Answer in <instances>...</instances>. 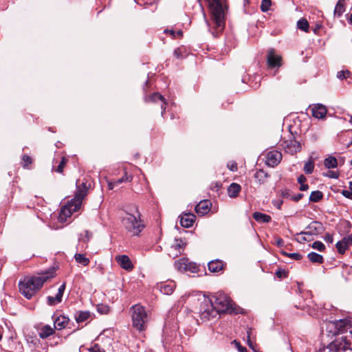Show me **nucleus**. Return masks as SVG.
<instances>
[{"mask_svg":"<svg viewBox=\"0 0 352 352\" xmlns=\"http://www.w3.org/2000/svg\"><path fill=\"white\" fill-rule=\"evenodd\" d=\"M210 202L208 200L201 201L195 207V211L197 214L204 215L210 210Z\"/></svg>","mask_w":352,"mask_h":352,"instance_id":"22","label":"nucleus"},{"mask_svg":"<svg viewBox=\"0 0 352 352\" xmlns=\"http://www.w3.org/2000/svg\"><path fill=\"white\" fill-rule=\"evenodd\" d=\"M311 248L316 249L320 252H324L325 250V245L319 241H315L312 243Z\"/></svg>","mask_w":352,"mask_h":352,"instance_id":"41","label":"nucleus"},{"mask_svg":"<svg viewBox=\"0 0 352 352\" xmlns=\"http://www.w3.org/2000/svg\"><path fill=\"white\" fill-rule=\"evenodd\" d=\"M176 268L181 272H191L196 273L198 272V266L193 263H190L188 259L182 258L175 262Z\"/></svg>","mask_w":352,"mask_h":352,"instance_id":"11","label":"nucleus"},{"mask_svg":"<svg viewBox=\"0 0 352 352\" xmlns=\"http://www.w3.org/2000/svg\"><path fill=\"white\" fill-rule=\"evenodd\" d=\"M23 166H28L29 164H31L32 162V158L28 155H23L22 157Z\"/></svg>","mask_w":352,"mask_h":352,"instance_id":"44","label":"nucleus"},{"mask_svg":"<svg viewBox=\"0 0 352 352\" xmlns=\"http://www.w3.org/2000/svg\"><path fill=\"white\" fill-rule=\"evenodd\" d=\"M342 241L349 247L352 245V235H348L342 239Z\"/></svg>","mask_w":352,"mask_h":352,"instance_id":"52","label":"nucleus"},{"mask_svg":"<svg viewBox=\"0 0 352 352\" xmlns=\"http://www.w3.org/2000/svg\"><path fill=\"white\" fill-rule=\"evenodd\" d=\"M297 180L299 184H302L307 181V178L303 175H300Z\"/></svg>","mask_w":352,"mask_h":352,"instance_id":"58","label":"nucleus"},{"mask_svg":"<svg viewBox=\"0 0 352 352\" xmlns=\"http://www.w3.org/2000/svg\"><path fill=\"white\" fill-rule=\"evenodd\" d=\"M208 298L212 300L214 307L220 314L234 311L232 301L225 293L218 292L211 295Z\"/></svg>","mask_w":352,"mask_h":352,"instance_id":"6","label":"nucleus"},{"mask_svg":"<svg viewBox=\"0 0 352 352\" xmlns=\"http://www.w3.org/2000/svg\"><path fill=\"white\" fill-rule=\"evenodd\" d=\"M322 329H325L328 336L346 335L350 331L352 333V319L327 321L324 322Z\"/></svg>","mask_w":352,"mask_h":352,"instance_id":"4","label":"nucleus"},{"mask_svg":"<svg viewBox=\"0 0 352 352\" xmlns=\"http://www.w3.org/2000/svg\"><path fill=\"white\" fill-rule=\"evenodd\" d=\"M65 283H63L58 288V292L54 297L53 296H47V302L50 306L56 305L62 301L63 296L64 292L65 290Z\"/></svg>","mask_w":352,"mask_h":352,"instance_id":"16","label":"nucleus"},{"mask_svg":"<svg viewBox=\"0 0 352 352\" xmlns=\"http://www.w3.org/2000/svg\"><path fill=\"white\" fill-rule=\"evenodd\" d=\"M271 0H263L261 5V10L262 12H267L271 6Z\"/></svg>","mask_w":352,"mask_h":352,"instance_id":"43","label":"nucleus"},{"mask_svg":"<svg viewBox=\"0 0 352 352\" xmlns=\"http://www.w3.org/2000/svg\"><path fill=\"white\" fill-rule=\"evenodd\" d=\"M307 257L311 262L314 263L321 264L324 262L322 256L314 252L309 253Z\"/></svg>","mask_w":352,"mask_h":352,"instance_id":"31","label":"nucleus"},{"mask_svg":"<svg viewBox=\"0 0 352 352\" xmlns=\"http://www.w3.org/2000/svg\"><path fill=\"white\" fill-rule=\"evenodd\" d=\"M147 102H160L162 108V116H163L164 112L166 110V105L167 104L166 100L158 92L153 93L151 95L148 99H146Z\"/></svg>","mask_w":352,"mask_h":352,"instance_id":"20","label":"nucleus"},{"mask_svg":"<svg viewBox=\"0 0 352 352\" xmlns=\"http://www.w3.org/2000/svg\"><path fill=\"white\" fill-rule=\"evenodd\" d=\"M327 110L325 106L317 104L312 108V116L318 119H322L326 116Z\"/></svg>","mask_w":352,"mask_h":352,"instance_id":"21","label":"nucleus"},{"mask_svg":"<svg viewBox=\"0 0 352 352\" xmlns=\"http://www.w3.org/2000/svg\"><path fill=\"white\" fill-rule=\"evenodd\" d=\"M67 162V159L65 157H63L61 159V161L60 162L58 166L56 168H54V170L57 173H62L63 172V168H64Z\"/></svg>","mask_w":352,"mask_h":352,"instance_id":"40","label":"nucleus"},{"mask_svg":"<svg viewBox=\"0 0 352 352\" xmlns=\"http://www.w3.org/2000/svg\"><path fill=\"white\" fill-rule=\"evenodd\" d=\"M233 343H234V344L236 345V346L239 352H248L247 349L245 347L241 346L239 342H236V340H234Z\"/></svg>","mask_w":352,"mask_h":352,"instance_id":"50","label":"nucleus"},{"mask_svg":"<svg viewBox=\"0 0 352 352\" xmlns=\"http://www.w3.org/2000/svg\"><path fill=\"white\" fill-rule=\"evenodd\" d=\"M352 349V333L342 336L340 338L330 343L327 350L328 352H343Z\"/></svg>","mask_w":352,"mask_h":352,"instance_id":"7","label":"nucleus"},{"mask_svg":"<svg viewBox=\"0 0 352 352\" xmlns=\"http://www.w3.org/2000/svg\"><path fill=\"white\" fill-rule=\"evenodd\" d=\"M227 166L232 172H235L237 170V164L235 162H229Z\"/></svg>","mask_w":352,"mask_h":352,"instance_id":"49","label":"nucleus"},{"mask_svg":"<svg viewBox=\"0 0 352 352\" xmlns=\"http://www.w3.org/2000/svg\"><path fill=\"white\" fill-rule=\"evenodd\" d=\"M270 177L267 173L264 171L263 169L256 170L254 174L255 179L258 181L260 184H264L267 179Z\"/></svg>","mask_w":352,"mask_h":352,"instance_id":"30","label":"nucleus"},{"mask_svg":"<svg viewBox=\"0 0 352 352\" xmlns=\"http://www.w3.org/2000/svg\"><path fill=\"white\" fill-rule=\"evenodd\" d=\"M306 229V231L301 232L300 234L318 235L324 231V227L322 223L316 221H312L310 224H309Z\"/></svg>","mask_w":352,"mask_h":352,"instance_id":"12","label":"nucleus"},{"mask_svg":"<svg viewBox=\"0 0 352 352\" xmlns=\"http://www.w3.org/2000/svg\"><path fill=\"white\" fill-rule=\"evenodd\" d=\"M98 311L106 314L109 312V307L103 305H100L98 306Z\"/></svg>","mask_w":352,"mask_h":352,"instance_id":"46","label":"nucleus"},{"mask_svg":"<svg viewBox=\"0 0 352 352\" xmlns=\"http://www.w3.org/2000/svg\"><path fill=\"white\" fill-rule=\"evenodd\" d=\"M324 165L327 168H333L338 166V161L334 157H329L324 161Z\"/></svg>","mask_w":352,"mask_h":352,"instance_id":"32","label":"nucleus"},{"mask_svg":"<svg viewBox=\"0 0 352 352\" xmlns=\"http://www.w3.org/2000/svg\"><path fill=\"white\" fill-rule=\"evenodd\" d=\"M133 327L139 331H144L148 321V316L144 307L135 305L131 307Z\"/></svg>","mask_w":352,"mask_h":352,"instance_id":"5","label":"nucleus"},{"mask_svg":"<svg viewBox=\"0 0 352 352\" xmlns=\"http://www.w3.org/2000/svg\"><path fill=\"white\" fill-rule=\"evenodd\" d=\"M91 236H92L91 234L89 231L85 230V236L80 237L79 240H81L84 242H87L89 241V239L91 238Z\"/></svg>","mask_w":352,"mask_h":352,"instance_id":"47","label":"nucleus"},{"mask_svg":"<svg viewBox=\"0 0 352 352\" xmlns=\"http://www.w3.org/2000/svg\"><path fill=\"white\" fill-rule=\"evenodd\" d=\"M241 187L236 183H232L228 188V194L230 197L234 198L238 196Z\"/></svg>","mask_w":352,"mask_h":352,"instance_id":"26","label":"nucleus"},{"mask_svg":"<svg viewBox=\"0 0 352 352\" xmlns=\"http://www.w3.org/2000/svg\"><path fill=\"white\" fill-rule=\"evenodd\" d=\"M336 248H337L338 253L344 254L346 252V250L349 248V246L342 239L336 243Z\"/></svg>","mask_w":352,"mask_h":352,"instance_id":"37","label":"nucleus"},{"mask_svg":"<svg viewBox=\"0 0 352 352\" xmlns=\"http://www.w3.org/2000/svg\"><path fill=\"white\" fill-rule=\"evenodd\" d=\"M281 195L283 197L287 198V199H291V197H292L290 195L289 190H288V189H285V190H282Z\"/></svg>","mask_w":352,"mask_h":352,"instance_id":"55","label":"nucleus"},{"mask_svg":"<svg viewBox=\"0 0 352 352\" xmlns=\"http://www.w3.org/2000/svg\"><path fill=\"white\" fill-rule=\"evenodd\" d=\"M133 179V177L131 175H128L126 172H124V175L122 176L121 178L115 180V184L117 185H119L122 184V182H131Z\"/></svg>","mask_w":352,"mask_h":352,"instance_id":"39","label":"nucleus"},{"mask_svg":"<svg viewBox=\"0 0 352 352\" xmlns=\"http://www.w3.org/2000/svg\"><path fill=\"white\" fill-rule=\"evenodd\" d=\"M326 176L330 178L337 179L338 177V174L335 171L329 170L326 174Z\"/></svg>","mask_w":352,"mask_h":352,"instance_id":"53","label":"nucleus"},{"mask_svg":"<svg viewBox=\"0 0 352 352\" xmlns=\"http://www.w3.org/2000/svg\"><path fill=\"white\" fill-rule=\"evenodd\" d=\"M76 191L75 192V196L74 198L78 200L82 203L83 199L87 196L88 190L90 187V185L87 186V182L84 179L81 181L80 179L76 180Z\"/></svg>","mask_w":352,"mask_h":352,"instance_id":"10","label":"nucleus"},{"mask_svg":"<svg viewBox=\"0 0 352 352\" xmlns=\"http://www.w3.org/2000/svg\"><path fill=\"white\" fill-rule=\"evenodd\" d=\"M252 217L258 223H269L272 219L270 215L259 212H254Z\"/></svg>","mask_w":352,"mask_h":352,"instance_id":"28","label":"nucleus"},{"mask_svg":"<svg viewBox=\"0 0 352 352\" xmlns=\"http://www.w3.org/2000/svg\"><path fill=\"white\" fill-rule=\"evenodd\" d=\"M176 284L173 280H167L157 284V288L165 295H170L175 290Z\"/></svg>","mask_w":352,"mask_h":352,"instance_id":"17","label":"nucleus"},{"mask_svg":"<svg viewBox=\"0 0 352 352\" xmlns=\"http://www.w3.org/2000/svg\"><path fill=\"white\" fill-rule=\"evenodd\" d=\"M299 189L301 191H305L309 189V186H308V184H300Z\"/></svg>","mask_w":352,"mask_h":352,"instance_id":"60","label":"nucleus"},{"mask_svg":"<svg viewBox=\"0 0 352 352\" xmlns=\"http://www.w3.org/2000/svg\"><path fill=\"white\" fill-rule=\"evenodd\" d=\"M115 260L122 269L126 271H131L134 267L131 259L127 255H117L115 257Z\"/></svg>","mask_w":352,"mask_h":352,"instance_id":"15","label":"nucleus"},{"mask_svg":"<svg viewBox=\"0 0 352 352\" xmlns=\"http://www.w3.org/2000/svg\"><path fill=\"white\" fill-rule=\"evenodd\" d=\"M121 222L124 228L134 236H138L145 227L141 219V214L135 205L126 207L121 217Z\"/></svg>","mask_w":352,"mask_h":352,"instance_id":"1","label":"nucleus"},{"mask_svg":"<svg viewBox=\"0 0 352 352\" xmlns=\"http://www.w3.org/2000/svg\"><path fill=\"white\" fill-rule=\"evenodd\" d=\"M323 197V193L320 190H316L311 192L310 196H309V201L311 202H318L320 201Z\"/></svg>","mask_w":352,"mask_h":352,"instance_id":"33","label":"nucleus"},{"mask_svg":"<svg viewBox=\"0 0 352 352\" xmlns=\"http://www.w3.org/2000/svg\"><path fill=\"white\" fill-rule=\"evenodd\" d=\"M324 240L329 243H332L333 242V234H331L329 233H326V234L324 236Z\"/></svg>","mask_w":352,"mask_h":352,"instance_id":"51","label":"nucleus"},{"mask_svg":"<svg viewBox=\"0 0 352 352\" xmlns=\"http://www.w3.org/2000/svg\"><path fill=\"white\" fill-rule=\"evenodd\" d=\"M281 253L288 256L289 258L296 261H299L302 258V256L299 253H287L285 252H282Z\"/></svg>","mask_w":352,"mask_h":352,"instance_id":"42","label":"nucleus"},{"mask_svg":"<svg viewBox=\"0 0 352 352\" xmlns=\"http://www.w3.org/2000/svg\"><path fill=\"white\" fill-rule=\"evenodd\" d=\"M314 168V162L312 159L309 160L304 165L303 170L306 174H311Z\"/></svg>","mask_w":352,"mask_h":352,"instance_id":"36","label":"nucleus"},{"mask_svg":"<svg viewBox=\"0 0 352 352\" xmlns=\"http://www.w3.org/2000/svg\"><path fill=\"white\" fill-rule=\"evenodd\" d=\"M309 26V23L305 19H301L297 23L298 28L305 32H308Z\"/></svg>","mask_w":352,"mask_h":352,"instance_id":"38","label":"nucleus"},{"mask_svg":"<svg viewBox=\"0 0 352 352\" xmlns=\"http://www.w3.org/2000/svg\"><path fill=\"white\" fill-rule=\"evenodd\" d=\"M115 186H117V184H115V181L114 182H111L108 183V188H109V190L113 189Z\"/></svg>","mask_w":352,"mask_h":352,"instance_id":"62","label":"nucleus"},{"mask_svg":"<svg viewBox=\"0 0 352 352\" xmlns=\"http://www.w3.org/2000/svg\"><path fill=\"white\" fill-rule=\"evenodd\" d=\"M221 187V184L219 182H214L211 184V189L212 190L218 191Z\"/></svg>","mask_w":352,"mask_h":352,"instance_id":"54","label":"nucleus"},{"mask_svg":"<svg viewBox=\"0 0 352 352\" xmlns=\"http://www.w3.org/2000/svg\"><path fill=\"white\" fill-rule=\"evenodd\" d=\"M208 270L213 273L219 272L223 270V264L220 260L211 261L208 264Z\"/></svg>","mask_w":352,"mask_h":352,"instance_id":"24","label":"nucleus"},{"mask_svg":"<svg viewBox=\"0 0 352 352\" xmlns=\"http://www.w3.org/2000/svg\"><path fill=\"white\" fill-rule=\"evenodd\" d=\"M303 197V194L302 193H298L296 195H294V196H292L291 197V199L294 201H298L299 200H300Z\"/></svg>","mask_w":352,"mask_h":352,"instance_id":"57","label":"nucleus"},{"mask_svg":"<svg viewBox=\"0 0 352 352\" xmlns=\"http://www.w3.org/2000/svg\"><path fill=\"white\" fill-rule=\"evenodd\" d=\"M91 316L89 311H78L75 314V320L78 323L87 320Z\"/></svg>","mask_w":352,"mask_h":352,"instance_id":"27","label":"nucleus"},{"mask_svg":"<svg viewBox=\"0 0 352 352\" xmlns=\"http://www.w3.org/2000/svg\"><path fill=\"white\" fill-rule=\"evenodd\" d=\"M200 1L201 0H198ZM226 0H207L212 14V20L215 28V32H212L214 36H217L221 32L225 25V3Z\"/></svg>","mask_w":352,"mask_h":352,"instance_id":"3","label":"nucleus"},{"mask_svg":"<svg viewBox=\"0 0 352 352\" xmlns=\"http://www.w3.org/2000/svg\"><path fill=\"white\" fill-rule=\"evenodd\" d=\"M90 352H100V349L97 347V346H95L91 349H90Z\"/></svg>","mask_w":352,"mask_h":352,"instance_id":"64","label":"nucleus"},{"mask_svg":"<svg viewBox=\"0 0 352 352\" xmlns=\"http://www.w3.org/2000/svg\"><path fill=\"white\" fill-rule=\"evenodd\" d=\"M274 206H276L278 209L280 208L281 205L283 204V201H273Z\"/></svg>","mask_w":352,"mask_h":352,"instance_id":"61","label":"nucleus"},{"mask_svg":"<svg viewBox=\"0 0 352 352\" xmlns=\"http://www.w3.org/2000/svg\"><path fill=\"white\" fill-rule=\"evenodd\" d=\"M282 58L280 56L275 54V50L274 49H270L268 51L267 56V63L269 68L278 69L282 65Z\"/></svg>","mask_w":352,"mask_h":352,"instance_id":"13","label":"nucleus"},{"mask_svg":"<svg viewBox=\"0 0 352 352\" xmlns=\"http://www.w3.org/2000/svg\"><path fill=\"white\" fill-rule=\"evenodd\" d=\"M350 74L349 71H340L338 72L337 77L340 80H343L344 78H346Z\"/></svg>","mask_w":352,"mask_h":352,"instance_id":"45","label":"nucleus"},{"mask_svg":"<svg viewBox=\"0 0 352 352\" xmlns=\"http://www.w3.org/2000/svg\"><path fill=\"white\" fill-rule=\"evenodd\" d=\"M341 193L345 197L352 200V192H350V191L346 190H343Z\"/></svg>","mask_w":352,"mask_h":352,"instance_id":"56","label":"nucleus"},{"mask_svg":"<svg viewBox=\"0 0 352 352\" xmlns=\"http://www.w3.org/2000/svg\"><path fill=\"white\" fill-rule=\"evenodd\" d=\"M282 160V153L278 151H271L267 153L265 163L268 166L275 167Z\"/></svg>","mask_w":352,"mask_h":352,"instance_id":"14","label":"nucleus"},{"mask_svg":"<svg viewBox=\"0 0 352 352\" xmlns=\"http://www.w3.org/2000/svg\"><path fill=\"white\" fill-rule=\"evenodd\" d=\"M276 243L278 247H282L283 246L284 241L281 238H278L276 240Z\"/></svg>","mask_w":352,"mask_h":352,"instance_id":"59","label":"nucleus"},{"mask_svg":"<svg viewBox=\"0 0 352 352\" xmlns=\"http://www.w3.org/2000/svg\"><path fill=\"white\" fill-rule=\"evenodd\" d=\"M74 258L77 263H80L84 266L88 265L90 262L89 259L82 254H76Z\"/></svg>","mask_w":352,"mask_h":352,"instance_id":"34","label":"nucleus"},{"mask_svg":"<svg viewBox=\"0 0 352 352\" xmlns=\"http://www.w3.org/2000/svg\"><path fill=\"white\" fill-rule=\"evenodd\" d=\"M287 152L294 154L300 151L301 144L299 142L296 140H292L288 142L286 145Z\"/></svg>","mask_w":352,"mask_h":352,"instance_id":"25","label":"nucleus"},{"mask_svg":"<svg viewBox=\"0 0 352 352\" xmlns=\"http://www.w3.org/2000/svg\"><path fill=\"white\" fill-rule=\"evenodd\" d=\"M186 245V242L183 239H175V243L171 246V248L178 250L180 252V250L183 249Z\"/></svg>","mask_w":352,"mask_h":352,"instance_id":"35","label":"nucleus"},{"mask_svg":"<svg viewBox=\"0 0 352 352\" xmlns=\"http://www.w3.org/2000/svg\"><path fill=\"white\" fill-rule=\"evenodd\" d=\"M54 329V327L53 328L49 324L44 325L38 332L39 337L45 339L55 333Z\"/></svg>","mask_w":352,"mask_h":352,"instance_id":"23","label":"nucleus"},{"mask_svg":"<svg viewBox=\"0 0 352 352\" xmlns=\"http://www.w3.org/2000/svg\"><path fill=\"white\" fill-rule=\"evenodd\" d=\"M82 203L73 198L67 205L62 207L60 212L61 220H65L67 217H70L74 212H77L81 207Z\"/></svg>","mask_w":352,"mask_h":352,"instance_id":"9","label":"nucleus"},{"mask_svg":"<svg viewBox=\"0 0 352 352\" xmlns=\"http://www.w3.org/2000/svg\"><path fill=\"white\" fill-rule=\"evenodd\" d=\"M174 55L177 57V58H179L180 57V53H179V49L177 48V49H175L174 50Z\"/></svg>","mask_w":352,"mask_h":352,"instance_id":"63","label":"nucleus"},{"mask_svg":"<svg viewBox=\"0 0 352 352\" xmlns=\"http://www.w3.org/2000/svg\"><path fill=\"white\" fill-rule=\"evenodd\" d=\"M196 216L192 213H184L180 216V224L184 228H190L193 226Z\"/></svg>","mask_w":352,"mask_h":352,"instance_id":"19","label":"nucleus"},{"mask_svg":"<svg viewBox=\"0 0 352 352\" xmlns=\"http://www.w3.org/2000/svg\"><path fill=\"white\" fill-rule=\"evenodd\" d=\"M53 276V272H46L44 274L27 277L19 284L20 292L26 298L31 299L33 296L41 288L43 283L46 282L50 277Z\"/></svg>","mask_w":352,"mask_h":352,"instance_id":"2","label":"nucleus"},{"mask_svg":"<svg viewBox=\"0 0 352 352\" xmlns=\"http://www.w3.org/2000/svg\"><path fill=\"white\" fill-rule=\"evenodd\" d=\"M275 274L278 278H282L283 277L286 276L287 272L285 270L278 269Z\"/></svg>","mask_w":352,"mask_h":352,"instance_id":"48","label":"nucleus"},{"mask_svg":"<svg viewBox=\"0 0 352 352\" xmlns=\"http://www.w3.org/2000/svg\"><path fill=\"white\" fill-rule=\"evenodd\" d=\"M345 1L346 0H338L337 2L333 12L336 16L340 17L345 12Z\"/></svg>","mask_w":352,"mask_h":352,"instance_id":"29","label":"nucleus"},{"mask_svg":"<svg viewBox=\"0 0 352 352\" xmlns=\"http://www.w3.org/2000/svg\"><path fill=\"white\" fill-rule=\"evenodd\" d=\"M52 318L54 320V327L57 330L65 328L69 321V318L63 315L57 316L56 314H54Z\"/></svg>","mask_w":352,"mask_h":352,"instance_id":"18","label":"nucleus"},{"mask_svg":"<svg viewBox=\"0 0 352 352\" xmlns=\"http://www.w3.org/2000/svg\"><path fill=\"white\" fill-rule=\"evenodd\" d=\"M220 313L214 307L212 300L204 298L199 308V316L203 322H207L215 318Z\"/></svg>","mask_w":352,"mask_h":352,"instance_id":"8","label":"nucleus"}]
</instances>
